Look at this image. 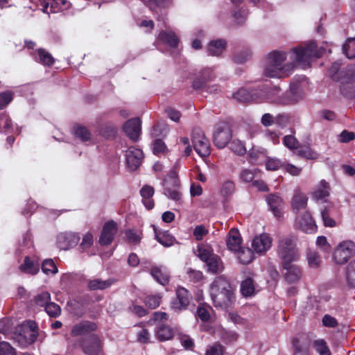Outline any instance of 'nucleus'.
<instances>
[{
  "label": "nucleus",
  "mask_w": 355,
  "mask_h": 355,
  "mask_svg": "<svg viewBox=\"0 0 355 355\" xmlns=\"http://www.w3.org/2000/svg\"><path fill=\"white\" fill-rule=\"evenodd\" d=\"M331 188L329 182L324 180H322L316 185L313 191L311 192V197L316 201L327 202V198L330 195Z\"/></svg>",
  "instance_id": "a211bd4d"
},
{
  "label": "nucleus",
  "mask_w": 355,
  "mask_h": 355,
  "mask_svg": "<svg viewBox=\"0 0 355 355\" xmlns=\"http://www.w3.org/2000/svg\"><path fill=\"white\" fill-rule=\"evenodd\" d=\"M227 42L225 40L218 39L210 41L207 45V51L209 55L220 56L225 50Z\"/></svg>",
  "instance_id": "aec40b11"
},
{
  "label": "nucleus",
  "mask_w": 355,
  "mask_h": 355,
  "mask_svg": "<svg viewBox=\"0 0 355 355\" xmlns=\"http://www.w3.org/2000/svg\"><path fill=\"white\" fill-rule=\"evenodd\" d=\"M153 278L162 285H166L169 282V273L164 266L153 267L150 271Z\"/></svg>",
  "instance_id": "4be33fe9"
},
{
  "label": "nucleus",
  "mask_w": 355,
  "mask_h": 355,
  "mask_svg": "<svg viewBox=\"0 0 355 355\" xmlns=\"http://www.w3.org/2000/svg\"><path fill=\"white\" fill-rule=\"evenodd\" d=\"M280 92V88L278 87H274L269 93L267 94V99L271 102H275L277 103L286 104L290 102H297L299 98H290V99H284L278 96V94Z\"/></svg>",
  "instance_id": "cd10ccee"
},
{
  "label": "nucleus",
  "mask_w": 355,
  "mask_h": 355,
  "mask_svg": "<svg viewBox=\"0 0 355 355\" xmlns=\"http://www.w3.org/2000/svg\"><path fill=\"white\" fill-rule=\"evenodd\" d=\"M238 252V259L242 264L246 265L251 263L254 259V251L252 249L245 248L239 250Z\"/></svg>",
  "instance_id": "c756f323"
},
{
  "label": "nucleus",
  "mask_w": 355,
  "mask_h": 355,
  "mask_svg": "<svg viewBox=\"0 0 355 355\" xmlns=\"http://www.w3.org/2000/svg\"><path fill=\"white\" fill-rule=\"evenodd\" d=\"M188 279L189 281L193 282H198L203 278V274L200 270H196L191 268H189L187 270V272Z\"/></svg>",
  "instance_id": "4d7b16f0"
},
{
  "label": "nucleus",
  "mask_w": 355,
  "mask_h": 355,
  "mask_svg": "<svg viewBox=\"0 0 355 355\" xmlns=\"http://www.w3.org/2000/svg\"><path fill=\"white\" fill-rule=\"evenodd\" d=\"M242 239L237 229L232 228L227 236L226 245L230 251L237 252L241 248Z\"/></svg>",
  "instance_id": "6ab92c4d"
},
{
  "label": "nucleus",
  "mask_w": 355,
  "mask_h": 355,
  "mask_svg": "<svg viewBox=\"0 0 355 355\" xmlns=\"http://www.w3.org/2000/svg\"><path fill=\"white\" fill-rule=\"evenodd\" d=\"M343 53L349 59L355 58V38H349L343 46Z\"/></svg>",
  "instance_id": "58836bf2"
},
{
  "label": "nucleus",
  "mask_w": 355,
  "mask_h": 355,
  "mask_svg": "<svg viewBox=\"0 0 355 355\" xmlns=\"http://www.w3.org/2000/svg\"><path fill=\"white\" fill-rule=\"evenodd\" d=\"M51 300L50 294L48 292H42L35 297V302L40 306H46Z\"/></svg>",
  "instance_id": "603ef678"
},
{
  "label": "nucleus",
  "mask_w": 355,
  "mask_h": 355,
  "mask_svg": "<svg viewBox=\"0 0 355 355\" xmlns=\"http://www.w3.org/2000/svg\"><path fill=\"white\" fill-rule=\"evenodd\" d=\"M123 131L132 141H137L141 133V121L139 118L128 120L123 125Z\"/></svg>",
  "instance_id": "2eb2a0df"
},
{
  "label": "nucleus",
  "mask_w": 355,
  "mask_h": 355,
  "mask_svg": "<svg viewBox=\"0 0 355 355\" xmlns=\"http://www.w3.org/2000/svg\"><path fill=\"white\" fill-rule=\"evenodd\" d=\"M297 155L308 159H316L319 157V154L309 146L301 147L297 151Z\"/></svg>",
  "instance_id": "ea45409f"
},
{
  "label": "nucleus",
  "mask_w": 355,
  "mask_h": 355,
  "mask_svg": "<svg viewBox=\"0 0 355 355\" xmlns=\"http://www.w3.org/2000/svg\"><path fill=\"white\" fill-rule=\"evenodd\" d=\"M114 281L112 279L102 280L101 279H93L88 281V288L89 290H104L110 287Z\"/></svg>",
  "instance_id": "393cba45"
},
{
  "label": "nucleus",
  "mask_w": 355,
  "mask_h": 355,
  "mask_svg": "<svg viewBox=\"0 0 355 355\" xmlns=\"http://www.w3.org/2000/svg\"><path fill=\"white\" fill-rule=\"evenodd\" d=\"M158 39L171 47H175L179 42V39L173 32L162 31L159 34Z\"/></svg>",
  "instance_id": "7c9ffc66"
},
{
  "label": "nucleus",
  "mask_w": 355,
  "mask_h": 355,
  "mask_svg": "<svg viewBox=\"0 0 355 355\" xmlns=\"http://www.w3.org/2000/svg\"><path fill=\"white\" fill-rule=\"evenodd\" d=\"M157 334L158 338L162 341L168 340L173 336L172 329L167 326L160 327L157 330Z\"/></svg>",
  "instance_id": "79ce46f5"
},
{
  "label": "nucleus",
  "mask_w": 355,
  "mask_h": 355,
  "mask_svg": "<svg viewBox=\"0 0 355 355\" xmlns=\"http://www.w3.org/2000/svg\"><path fill=\"white\" fill-rule=\"evenodd\" d=\"M42 270L45 274H55L58 272V268L52 259H46L43 261Z\"/></svg>",
  "instance_id": "de8ad7c7"
},
{
  "label": "nucleus",
  "mask_w": 355,
  "mask_h": 355,
  "mask_svg": "<svg viewBox=\"0 0 355 355\" xmlns=\"http://www.w3.org/2000/svg\"><path fill=\"white\" fill-rule=\"evenodd\" d=\"M215 76L214 70L211 68L204 69L200 72L199 76L193 80V87L195 89H200L203 87L207 82L215 78Z\"/></svg>",
  "instance_id": "412c9836"
},
{
  "label": "nucleus",
  "mask_w": 355,
  "mask_h": 355,
  "mask_svg": "<svg viewBox=\"0 0 355 355\" xmlns=\"http://www.w3.org/2000/svg\"><path fill=\"white\" fill-rule=\"evenodd\" d=\"M336 81L342 85L355 83V65L348 66L340 71Z\"/></svg>",
  "instance_id": "5701e85b"
},
{
  "label": "nucleus",
  "mask_w": 355,
  "mask_h": 355,
  "mask_svg": "<svg viewBox=\"0 0 355 355\" xmlns=\"http://www.w3.org/2000/svg\"><path fill=\"white\" fill-rule=\"evenodd\" d=\"M266 202L269 209L276 218H279L283 216L285 204L282 197L277 194H270L266 197Z\"/></svg>",
  "instance_id": "ddd939ff"
},
{
  "label": "nucleus",
  "mask_w": 355,
  "mask_h": 355,
  "mask_svg": "<svg viewBox=\"0 0 355 355\" xmlns=\"http://www.w3.org/2000/svg\"><path fill=\"white\" fill-rule=\"evenodd\" d=\"M231 150L239 155L245 154L246 152L243 143L239 140H234L230 144Z\"/></svg>",
  "instance_id": "3c124183"
},
{
  "label": "nucleus",
  "mask_w": 355,
  "mask_h": 355,
  "mask_svg": "<svg viewBox=\"0 0 355 355\" xmlns=\"http://www.w3.org/2000/svg\"><path fill=\"white\" fill-rule=\"evenodd\" d=\"M166 150V146L161 139H156L153 144V153L155 154L164 153Z\"/></svg>",
  "instance_id": "338daca9"
},
{
  "label": "nucleus",
  "mask_w": 355,
  "mask_h": 355,
  "mask_svg": "<svg viewBox=\"0 0 355 355\" xmlns=\"http://www.w3.org/2000/svg\"><path fill=\"white\" fill-rule=\"evenodd\" d=\"M272 239L268 234L262 233L254 237L251 248L254 253L264 255L272 247Z\"/></svg>",
  "instance_id": "1a4fd4ad"
},
{
  "label": "nucleus",
  "mask_w": 355,
  "mask_h": 355,
  "mask_svg": "<svg viewBox=\"0 0 355 355\" xmlns=\"http://www.w3.org/2000/svg\"><path fill=\"white\" fill-rule=\"evenodd\" d=\"M0 355H17L16 350L6 341L0 343Z\"/></svg>",
  "instance_id": "5fc2aeb1"
},
{
  "label": "nucleus",
  "mask_w": 355,
  "mask_h": 355,
  "mask_svg": "<svg viewBox=\"0 0 355 355\" xmlns=\"http://www.w3.org/2000/svg\"><path fill=\"white\" fill-rule=\"evenodd\" d=\"M19 270L25 273L35 275L39 271V263H35L28 257H26L24 263L19 266Z\"/></svg>",
  "instance_id": "c85d7f7f"
},
{
  "label": "nucleus",
  "mask_w": 355,
  "mask_h": 355,
  "mask_svg": "<svg viewBox=\"0 0 355 355\" xmlns=\"http://www.w3.org/2000/svg\"><path fill=\"white\" fill-rule=\"evenodd\" d=\"M179 340L182 344V345L186 349H192L194 347V342L193 339L186 334H180L179 335Z\"/></svg>",
  "instance_id": "13d9d810"
},
{
  "label": "nucleus",
  "mask_w": 355,
  "mask_h": 355,
  "mask_svg": "<svg viewBox=\"0 0 355 355\" xmlns=\"http://www.w3.org/2000/svg\"><path fill=\"white\" fill-rule=\"evenodd\" d=\"M324 51L311 42L292 48L288 51H273L268 54L263 66L264 76L273 78H284L297 66L306 67L313 58L320 57Z\"/></svg>",
  "instance_id": "f257e3e1"
},
{
  "label": "nucleus",
  "mask_w": 355,
  "mask_h": 355,
  "mask_svg": "<svg viewBox=\"0 0 355 355\" xmlns=\"http://www.w3.org/2000/svg\"><path fill=\"white\" fill-rule=\"evenodd\" d=\"M306 260L308 265L311 268H318L322 263L321 257L319 253L313 250H309L306 253Z\"/></svg>",
  "instance_id": "473e14b6"
},
{
  "label": "nucleus",
  "mask_w": 355,
  "mask_h": 355,
  "mask_svg": "<svg viewBox=\"0 0 355 355\" xmlns=\"http://www.w3.org/2000/svg\"><path fill=\"white\" fill-rule=\"evenodd\" d=\"M212 309L208 305L199 306L197 310L198 316L202 321H208L210 318V313Z\"/></svg>",
  "instance_id": "a18cd8bd"
},
{
  "label": "nucleus",
  "mask_w": 355,
  "mask_h": 355,
  "mask_svg": "<svg viewBox=\"0 0 355 355\" xmlns=\"http://www.w3.org/2000/svg\"><path fill=\"white\" fill-rule=\"evenodd\" d=\"M125 157L129 169L135 171L140 166L144 155L140 149L130 147L125 152Z\"/></svg>",
  "instance_id": "4468645a"
},
{
  "label": "nucleus",
  "mask_w": 355,
  "mask_h": 355,
  "mask_svg": "<svg viewBox=\"0 0 355 355\" xmlns=\"http://www.w3.org/2000/svg\"><path fill=\"white\" fill-rule=\"evenodd\" d=\"M241 292L245 297H250L254 294L255 288L252 278H247L241 284Z\"/></svg>",
  "instance_id": "72a5a7b5"
},
{
  "label": "nucleus",
  "mask_w": 355,
  "mask_h": 355,
  "mask_svg": "<svg viewBox=\"0 0 355 355\" xmlns=\"http://www.w3.org/2000/svg\"><path fill=\"white\" fill-rule=\"evenodd\" d=\"M38 56L35 57V60L46 66H51L54 62L52 55L44 49H40L37 51Z\"/></svg>",
  "instance_id": "f704fd0d"
},
{
  "label": "nucleus",
  "mask_w": 355,
  "mask_h": 355,
  "mask_svg": "<svg viewBox=\"0 0 355 355\" xmlns=\"http://www.w3.org/2000/svg\"><path fill=\"white\" fill-rule=\"evenodd\" d=\"M81 347L87 355H99L102 350V343L97 336L91 335L83 340Z\"/></svg>",
  "instance_id": "9b49d317"
},
{
  "label": "nucleus",
  "mask_w": 355,
  "mask_h": 355,
  "mask_svg": "<svg viewBox=\"0 0 355 355\" xmlns=\"http://www.w3.org/2000/svg\"><path fill=\"white\" fill-rule=\"evenodd\" d=\"M307 197L300 191L294 195L292 199V208L295 211H299L300 209H305L307 205Z\"/></svg>",
  "instance_id": "bb28decb"
},
{
  "label": "nucleus",
  "mask_w": 355,
  "mask_h": 355,
  "mask_svg": "<svg viewBox=\"0 0 355 355\" xmlns=\"http://www.w3.org/2000/svg\"><path fill=\"white\" fill-rule=\"evenodd\" d=\"M284 270V277L286 282L293 284L297 282L302 277L301 268L295 264L288 263L282 264Z\"/></svg>",
  "instance_id": "dca6fc26"
},
{
  "label": "nucleus",
  "mask_w": 355,
  "mask_h": 355,
  "mask_svg": "<svg viewBox=\"0 0 355 355\" xmlns=\"http://www.w3.org/2000/svg\"><path fill=\"white\" fill-rule=\"evenodd\" d=\"M175 293L176 297L171 302V309L176 312L186 310L192 300L191 294L182 286H178Z\"/></svg>",
  "instance_id": "0eeeda50"
},
{
  "label": "nucleus",
  "mask_w": 355,
  "mask_h": 355,
  "mask_svg": "<svg viewBox=\"0 0 355 355\" xmlns=\"http://www.w3.org/2000/svg\"><path fill=\"white\" fill-rule=\"evenodd\" d=\"M321 217L324 226L330 227L336 226L335 220L329 216V209L327 207H324L321 210Z\"/></svg>",
  "instance_id": "864d4df0"
},
{
  "label": "nucleus",
  "mask_w": 355,
  "mask_h": 355,
  "mask_svg": "<svg viewBox=\"0 0 355 355\" xmlns=\"http://www.w3.org/2000/svg\"><path fill=\"white\" fill-rule=\"evenodd\" d=\"M12 100V93L6 92L0 94V110L4 108Z\"/></svg>",
  "instance_id": "e2e57ef3"
},
{
  "label": "nucleus",
  "mask_w": 355,
  "mask_h": 355,
  "mask_svg": "<svg viewBox=\"0 0 355 355\" xmlns=\"http://www.w3.org/2000/svg\"><path fill=\"white\" fill-rule=\"evenodd\" d=\"M71 3L67 0H52L51 1V11L56 12L69 9Z\"/></svg>",
  "instance_id": "e433bc0d"
},
{
  "label": "nucleus",
  "mask_w": 355,
  "mask_h": 355,
  "mask_svg": "<svg viewBox=\"0 0 355 355\" xmlns=\"http://www.w3.org/2000/svg\"><path fill=\"white\" fill-rule=\"evenodd\" d=\"M355 254V243L345 241L338 244L334 252V259L337 264H344Z\"/></svg>",
  "instance_id": "423d86ee"
},
{
  "label": "nucleus",
  "mask_w": 355,
  "mask_h": 355,
  "mask_svg": "<svg viewBox=\"0 0 355 355\" xmlns=\"http://www.w3.org/2000/svg\"><path fill=\"white\" fill-rule=\"evenodd\" d=\"M233 97L237 101H239L241 103L249 102L252 99V95L245 89H239L237 92L234 94Z\"/></svg>",
  "instance_id": "37998d69"
},
{
  "label": "nucleus",
  "mask_w": 355,
  "mask_h": 355,
  "mask_svg": "<svg viewBox=\"0 0 355 355\" xmlns=\"http://www.w3.org/2000/svg\"><path fill=\"white\" fill-rule=\"evenodd\" d=\"M161 299L160 295H148L145 298L144 303L148 307L155 309L159 306Z\"/></svg>",
  "instance_id": "49530a36"
},
{
  "label": "nucleus",
  "mask_w": 355,
  "mask_h": 355,
  "mask_svg": "<svg viewBox=\"0 0 355 355\" xmlns=\"http://www.w3.org/2000/svg\"><path fill=\"white\" fill-rule=\"evenodd\" d=\"M154 193L153 187L149 185H144L140 191L142 202L148 209H151L154 207V200L152 198Z\"/></svg>",
  "instance_id": "b1692460"
},
{
  "label": "nucleus",
  "mask_w": 355,
  "mask_h": 355,
  "mask_svg": "<svg viewBox=\"0 0 355 355\" xmlns=\"http://www.w3.org/2000/svg\"><path fill=\"white\" fill-rule=\"evenodd\" d=\"M232 130L228 124L222 123L218 124L214 132V144L219 148H223L232 139Z\"/></svg>",
  "instance_id": "6e6552de"
},
{
  "label": "nucleus",
  "mask_w": 355,
  "mask_h": 355,
  "mask_svg": "<svg viewBox=\"0 0 355 355\" xmlns=\"http://www.w3.org/2000/svg\"><path fill=\"white\" fill-rule=\"evenodd\" d=\"M313 348L320 355H331V352L327 343L322 339L314 340L313 343Z\"/></svg>",
  "instance_id": "c9c22d12"
},
{
  "label": "nucleus",
  "mask_w": 355,
  "mask_h": 355,
  "mask_svg": "<svg viewBox=\"0 0 355 355\" xmlns=\"http://www.w3.org/2000/svg\"><path fill=\"white\" fill-rule=\"evenodd\" d=\"M294 355H309L308 347L305 345L299 343L298 341H294Z\"/></svg>",
  "instance_id": "0e129e2a"
},
{
  "label": "nucleus",
  "mask_w": 355,
  "mask_h": 355,
  "mask_svg": "<svg viewBox=\"0 0 355 355\" xmlns=\"http://www.w3.org/2000/svg\"><path fill=\"white\" fill-rule=\"evenodd\" d=\"M295 227L308 234L314 233L317 230V225L309 212H304L296 218Z\"/></svg>",
  "instance_id": "f8f14e48"
},
{
  "label": "nucleus",
  "mask_w": 355,
  "mask_h": 355,
  "mask_svg": "<svg viewBox=\"0 0 355 355\" xmlns=\"http://www.w3.org/2000/svg\"><path fill=\"white\" fill-rule=\"evenodd\" d=\"M96 326L94 323L85 322L75 325L71 330V335L73 336H80L85 333L94 331Z\"/></svg>",
  "instance_id": "a878e982"
},
{
  "label": "nucleus",
  "mask_w": 355,
  "mask_h": 355,
  "mask_svg": "<svg viewBox=\"0 0 355 355\" xmlns=\"http://www.w3.org/2000/svg\"><path fill=\"white\" fill-rule=\"evenodd\" d=\"M35 324L33 322L24 323L19 326L13 333L12 338L19 346L25 347L34 343L37 338V333L35 329Z\"/></svg>",
  "instance_id": "20e7f679"
},
{
  "label": "nucleus",
  "mask_w": 355,
  "mask_h": 355,
  "mask_svg": "<svg viewBox=\"0 0 355 355\" xmlns=\"http://www.w3.org/2000/svg\"><path fill=\"white\" fill-rule=\"evenodd\" d=\"M12 322L9 319H3L0 320V333L8 335L12 330Z\"/></svg>",
  "instance_id": "680f3d73"
},
{
  "label": "nucleus",
  "mask_w": 355,
  "mask_h": 355,
  "mask_svg": "<svg viewBox=\"0 0 355 355\" xmlns=\"http://www.w3.org/2000/svg\"><path fill=\"white\" fill-rule=\"evenodd\" d=\"M74 135L83 141H86L90 139L91 134L89 130L83 126H77L73 130Z\"/></svg>",
  "instance_id": "c03bdc74"
},
{
  "label": "nucleus",
  "mask_w": 355,
  "mask_h": 355,
  "mask_svg": "<svg viewBox=\"0 0 355 355\" xmlns=\"http://www.w3.org/2000/svg\"><path fill=\"white\" fill-rule=\"evenodd\" d=\"M155 238L160 244L165 247L172 246L175 241V239L167 231L156 233Z\"/></svg>",
  "instance_id": "2f4dec72"
},
{
  "label": "nucleus",
  "mask_w": 355,
  "mask_h": 355,
  "mask_svg": "<svg viewBox=\"0 0 355 355\" xmlns=\"http://www.w3.org/2000/svg\"><path fill=\"white\" fill-rule=\"evenodd\" d=\"M259 172H260V171L257 168H254V169L245 168L241 171V174H240V178L244 182H252V183L254 178L258 175Z\"/></svg>",
  "instance_id": "4c0bfd02"
},
{
  "label": "nucleus",
  "mask_w": 355,
  "mask_h": 355,
  "mask_svg": "<svg viewBox=\"0 0 355 355\" xmlns=\"http://www.w3.org/2000/svg\"><path fill=\"white\" fill-rule=\"evenodd\" d=\"M209 292L214 305L221 309L230 307L235 299L233 288L224 276H219L214 280Z\"/></svg>",
  "instance_id": "f03ea898"
},
{
  "label": "nucleus",
  "mask_w": 355,
  "mask_h": 355,
  "mask_svg": "<svg viewBox=\"0 0 355 355\" xmlns=\"http://www.w3.org/2000/svg\"><path fill=\"white\" fill-rule=\"evenodd\" d=\"M45 311L51 317L56 318L61 313L60 307L54 302H49L45 306Z\"/></svg>",
  "instance_id": "09e8293b"
},
{
  "label": "nucleus",
  "mask_w": 355,
  "mask_h": 355,
  "mask_svg": "<svg viewBox=\"0 0 355 355\" xmlns=\"http://www.w3.org/2000/svg\"><path fill=\"white\" fill-rule=\"evenodd\" d=\"M125 236L128 238L129 242L134 244L138 243L141 240L140 234L135 232L132 230H127L125 232Z\"/></svg>",
  "instance_id": "774afa93"
},
{
  "label": "nucleus",
  "mask_w": 355,
  "mask_h": 355,
  "mask_svg": "<svg viewBox=\"0 0 355 355\" xmlns=\"http://www.w3.org/2000/svg\"><path fill=\"white\" fill-rule=\"evenodd\" d=\"M117 232V227L116 223L114 221H109L106 223L103 228L99 242L103 245H110Z\"/></svg>",
  "instance_id": "f3484780"
},
{
  "label": "nucleus",
  "mask_w": 355,
  "mask_h": 355,
  "mask_svg": "<svg viewBox=\"0 0 355 355\" xmlns=\"http://www.w3.org/2000/svg\"><path fill=\"white\" fill-rule=\"evenodd\" d=\"M164 193L168 198L175 201H179L181 199V193L176 189H171L165 187Z\"/></svg>",
  "instance_id": "69168bd1"
},
{
  "label": "nucleus",
  "mask_w": 355,
  "mask_h": 355,
  "mask_svg": "<svg viewBox=\"0 0 355 355\" xmlns=\"http://www.w3.org/2000/svg\"><path fill=\"white\" fill-rule=\"evenodd\" d=\"M296 238L294 236H287L280 239L277 247V254L282 264L293 263L300 259Z\"/></svg>",
  "instance_id": "7ed1b4c3"
},
{
  "label": "nucleus",
  "mask_w": 355,
  "mask_h": 355,
  "mask_svg": "<svg viewBox=\"0 0 355 355\" xmlns=\"http://www.w3.org/2000/svg\"><path fill=\"white\" fill-rule=\"evenodd\" d=\"M235 189L234 183L231 180H227L223 182L221 188V193L223 196L231 195Z\"/></svg>",
  "instance_id": "052dcab7"
},
{
  "label": "nucleus",
  "mask_w": 355,
  "mask_h": 355,
  "mask_svg": "<svg viewBox=\"0 0 355 355\" xmlns=\"http://www.w3.org/2000/svg\"><path fill=\"white\" fill-rule=\"evenodd\" d=\"M284 145L291 150L297 149L299 147V142L297 139L291 135H286L283 138Z\"/></svg>",
  "instance_id": "8fccbe9b"
},
{
  "label": "nucleus",
  "mask_w": 355,
  "mask_h": 355,
  "mask_svg": "<svg viewBox=\"0 0 355 355\" xmlns=\"http://www.w3.org/2000/svg\"><path fill=\"white\" fill-rule=\"evenodd\" d=\"M208 234V230L203 225H197L193 230V236L197 241H201Z\"/></svg>",
  "instance_id": "bf43d9fd"
},
{
  "label": "nucleus",
  "mask_w": 355,
  "mask_h": 355,
  "mask_svg": "<svg viewBox=\"0 0 355 355\" xmlns=\"http://www.w3.org/2000/svg\"><path fill=\"white\" fill-rule=\"evenodd\" d=\"M198 257L206 263L207 270L213 274L221 272L224 269L221 259L211 250L205 247H198Z\"/></svg>",
  "instance_id": "39448f33"
},
{
  "label": "nucleus",
  "mask_w": 355,
  "mask_h": 355,
  "mask_svg": "<svg viewBox=\"0 0 355 355\" xmlns=\"http://www.w3.org/2000/svg\"><path fill=\"white\" fill-rule=\"evenodd\" d=\"M346 279L349 286L355 287V260L352 261L347 266Z\"/></svg>",
  "instance_id": "a19ab883"
},
{
  "label": "nucleus",
  "mask_w": 355,
  "mask_h": 355,
  "mask_svg": "<svg viewBox=\"0 0 355 355\" xmlns=\"http://www.w3.org/2000/svg\"><path fill=\"white\" fill-rule=\"evenodd\" d=\"M192 143L193 148L199 155L205 157L210 154L209 141L201 130L193 132Z\"/></svg>",
  "instance_id": "9d476101"
},
{
  "label": "nucleus",
  "mask_w": 355,
  "mask_h": 355,
  "mask_svg": "<svg viewBox=\"0 0 355 355\" xmlns=\"http://www.w3.org/2000/svg\"><path fill=\"white\" fill-rule=\"evenodd\" d=\"M316 245L324 252H329L331 250V245L328 243L325 236H318L316 239Z\"/></svg>",
  "instance_id": "6e6d98bb"
}]
</instances>
